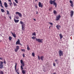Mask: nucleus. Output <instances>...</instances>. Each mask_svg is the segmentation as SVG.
Here are the masks:
<instances>
[{
  "label": "nucleus",
  "instance_id": "f257e3e1",
  "mask_svg": "<svg viewBox=\"0 0 74 74\" xmlns=\"http://www.w3.org/2000/svg\"><path fill=\"white\" fill-rule=\"evenodd\" d=\"M49 3L51 4H53V5H55V7L56 8V6H57V3L55 2V0L52 1L51 0L49 1Z\"/></svg>",
  "mask_w": 74,
  "mask_h": 74
},
{
  "label": "nucleus",
  "instance_id": "f03ea898",
  "mask_svg": "<svg viewBox=\"0 0 74 74\" xmlns=\"http://www.w3.org/2000/svg\"><path fill=\"white\" fill-rule=\"evenodd\" d=\"M21 64H22V65L21 66V70H23V67L25 66V63L23 62V60H21Z\"/></svg>",
  "mask_w": 74,
  "mask_h": 74
},
{
  "label": "nucleus",
  "instance_id": "7ed1b4c3",
  "mask_svg": "<svg viewBox=\"0 0 74 74\" xmlns=\"http://www.w3.org/2000/svg\"><path fill=\"white\" fill-rule=\"evenodd\" d=\"M42 40H43V39H40V38H36V41H38V42H39L42 43Z\"/></svg>",
  "mask_w": 74,
  "mask_h": 74
},
{
  "label": "nucleus",
  "instance_id": "20e7f679",
  "mask_svg": "<svg viewBox=\"0 0 74 74\" xmlns=\"http://www.w3.org/2000/svg\"><path fill=\"white\" fill-rule=\"evenodd\" d=\"M1 63H0V69H2L3 68V62L2 61H0Z\"/></svg>",
  "mask_w": 74,
  "mask_h": 74
},
{
  "label": "nucleus",
  "instance_id": "39448f33",
  "mask_svg": "<svg viewBox=\"0 0 74 74\" xmlns=\"http://www.w3.org/2000/svg\"><path fill=\"white\" fill-rule=\"evenodd\" d=\"M59 55L60 56H63V51L61 50H60L59 51Z\"/></svg>",
  "mask_w": 74,
  "mask_h": 74
},
{
  "label": "nucleus",
  "instance_id": "423d86ee",
  "mask_svg": "<svg viewBox=\"0 0 74 74\" xmlns=\"http://www.w3.org/2000/svg\"><path fill=\"white\" fill-rule=\"evenodd\" d=\"M16 49H14V51L15 52H17L19 49V46H17L16 47Z\"/></svg>",
  "mask_w": 74,
  "mask_h": 74
},
{
  "label": "nucleus",
  "instance_id": "0eeeda50",
  "mask_svg": "<svg viewBox=\"0 0 74 74\" xmlns=\"http://www.w3.org/2000/svg\"><path fill=\"white\" fill-rule=\"evenodd\" d=\"M17 65V64H16V63H15V70L16 71V72H18V70H19V69H17V70H16V65Z\"/></svg>",
  "mask_w": 74,
  "mask_h": 74
},
{
  "label": "nucleus",
  "instance_id": "6e6552de",
  "mask_svg": "<svg viewBox=\"0 0 74 74\" xmlns=\"http://www.w3.org/2000/svg\"><path fill=\"white\" fill-rule=\"evenodd\" d=\"M16 14H17L18 15L20 16V17H21V16H22V14L21 13H20L19 12H17L16 13Z\"/></svg>",
  "mask_w": 74,
  "mask_h": 74
},
{
  "label": "nucleus",
  "instance_id": "1a4fd4ad",
  "mask_svg": "<svg viewBox=\"0 0 74 74\" xmlns=\"http://www.w3.org/2000/svg\"><path fill=\"white\" fill-rule=\"evenodd\" d=\"M38 5L39 7H41V8H42V5L41 4V3L40 2H39Z\"/></svg>",
  "mask_w": 74,
  "mask_h": 74
},
{
  "label": "nucleus",
  "instance_id": "9d476101",
  "mask_svg": "<svg viewBox=\"0 0 74 74\" xmlns=\"http://www.w3.org/2000/svg\"><path fill=\"white\" fill-rule=\"evenodd\" d=\"M70 3L71 4L70 5L72 7H73V2L72 1L70 0Z\"/></svg>",
  "mask_w": 74,
  "mask_h": 74
},
{
  "label": "nucleus",
  "instance_id": "9b49d317",
  "mask_svg": "<svg viewBox=\"0 0 74 74\" xmlns=\"http://www.w3.org/2000/svg\"><path fill=\"white\" fill-rule=\"evenodd\" d=\"M61 17V16L60 15H59L56 17V21H58L60 19V18Z\"/></svg>",
  "mask_w": 74,
  "mask_h": 74
},
{
  "label": "nucleus",
  "instance_id": "f8f14e48",
  "mask_svg": "<svg viewBox=\"0 0 74 74\" xmlns=\"http://www.w3.org/2000/svg\"><path fill=\"white\" fill-rule=\"evenodd\" d=\"M11 34H12L14 38H16V34H13L12 32V31H11Z\"/></svg>",
  "mask_w": 74,
  "mask_h": 74
},
{
  "label": "nucleus",
  "instance_id": "ddd939ff",
  "mask_svg": "<svg viewBox=\"0 0 74 74\" xmlns=\"http://www.w3.org/2000/svg\"><path fill=\"white\" fill-rule=\"evenodd\" d=\"M4 5L5 7L6 8H7L8 7V5H7V3L6 2L4 3Z\"/></svg>",
  "mask_w": 74,
  "mask_h": 74
},
{
  "label": "nucleus",
  "instance_id": "4468645a",
  "mask_svg": "<svg viewBox=\"0 0 74 74\" xmlns=\"http://www.w3.org/2000/svg\"><path fill=\"white\" fill-rule=\"evenodd\" d=\"M20 44V40L18 39L17 42H16V44Z\"/></svg>",
  "mask_w": 74,
  "mask_h": 74
},
{
  "label": "nucleus",
  "instance_id": "2eb2a0df",
  "mask_svg": "<svg viewBox=\"0 0 74 74\" xmlns=\"http://www.w3.org/2000/svg\"><path fill=\"white\" fill-rule=\"evenodd\" d=\"M73 14H74V12L73 11H71V16L72 17L73 15Z\"/></svg>",
  "mask_w": 74,
  "mask_h": 74
},
{
  "label": "nucleus",
  "instance_id": "dca6fc26",
  "mask_svg": "<svg viewBox=\"0 0 74 74\" xmlns=\"http://www.w3.org/2000/svg\"><path fill=\"white\" fill-rule=\"evenodd\" d=\"M14 21L15 23H18V22H19V20H16L15 18L14 19Z\"/></svg>",
  "mask_w": 74,
  "mask_h": 74
},
{
  "label": "nucleus",
  "instance_id": "f3484780",
  "mask_svg": "<svg viewBox=\"0 0 74 74\" xmlns=\"http://www.w3.org/2000/svg\"><path fill=\"white\" fill-rule=\"evenodd\" d=\"M0 4H1V7L3 8H4V7L2 5V3L1 2V0H0Z\"/></svg>",
  "mask_w": 74,
  "mask_h": 74
},
{
  "label": "nucleus",
  "instance_id": "a211bd4d",
  "mask_svg": "<svg viewBox=\"0 0 74 74\" xmlns=\"http://www.w3.org/2000/svg\"><path fill=\"white\" fill-rule=\"evenodd\" d=\"M56 27H57V29H59L60 27H61L59 25H57L56 26Z\"/></svg>",
  "mask_w": 74,
  "mask_h": 74
},
{
  "label": "nucleus",
  "instance_id": "6ab92c4d",
  "mask_svg": "<svg viewBox=\"0 0 74 74\" xmlns=\"http://www.w3.org/2000/svg\"><path fill=\"white\" fill-rule=\"evenodd\" d=\"M44 56H42L40 57V59H41V60H43L44 59H44Z\"/></svg>",
  "mask_w": 74,
  "mask_h": 74
},
{
  "label": "nucleus",
  "instance_id": "aec40b11",
  "mask_svg": "<svg viewBox=\"0 0 74 74\" xmlns=\"http://www.w3.org/2000/svg\"><path fill=\"white\" fill-rule=\"evenodd\" d=\"M59 36H60V39H62V38H63V36H62V34H60Z\"/></svg>",
  "mask_w": 74,
  "mask_h": 74
},
{
  "label": "nucleus",
  "instance_id": "412c9836",
  "mask_svg": "<svg viewBox=\"0 0 74 74\" xmlns=\"http://www.w3.org/2000/svg\"><path fill=\"white\" fill-rule=\"evenodd\" d=\"M1 11L2 12H5V11L4 10V9H1Z\"/></svg>",
  "mask_w": 74,
  "mask_h": 74
},
{
  "label": "nucleus",
  "instance_id": "4be33fe9",
  "mask_svg": "<svg viewBox=\"0 0 74 74\" xmlns=\"http://www.w3.org/2000/svg\"><path fill=\"white\" fill-rule=\"evenodd\" d=\"M13 3L14 6H17V5L15 3V2H13Z\"/></svg>",
  "mask_w": 74,
  "mask_h": 74
},
{
  "label": "nucleus",
  "instance_id": "5701e85b",
  "mask_svg": "<svg viewBox=\"0 0 74 74\" xmlns=\"http://www.w3.org/2000/svg\"><path fill=\"white\" fill-rule=\"evenodd\" d=\"M53 13L55 15H56V14H57V12H56V11L55 10L53 11Z\"/></svg>",
  "mask_w": 74,
  "mask_h": 74
},
{
  "label": "nucleus",
  "instance_id": "b1692460",
  "mask_svg": "<svg viewBox=\"0 0 74 74\" xmlns=\"http://www.w3.org/2000/svg\"><path fill=\"white\" fill-rule=\"evenodd\" d=\"M27 50L28 51H29V50H30V48H29V46L28 45H27Z\"/></svg>",
  "mask_w": 74,
  "mask_h": 74
},
{
  "label": "nucleus",
  "instance_id": "393cba45",
  "mask_svg": "<svg viewBox=\"0 0 74 74\" xmlns=\"http://www.w3.org/2000/svg\"><path fill=\"white\" fill-rule=\"evenodd\" d=\"M55 62H56V63L57 64H58L59 63V60H55Z\"/></svg>",
  "mask_w": 74,
  "mask_h": 74
},
{
  "label": "nucleus",
  "instance_id": "a878e982",
  "mask_svg": "<svg viewBox=\"0 0 74 74\" xmlns=\"http://www.w3.org/2000/svg\"><path fill=\"white\" fill-rule=\"evenodd\" d=\"M0 74H4V72H3V71H0Z\"/></svg>",
  "mask_w": 74,
  "mask_h": 74
},
{
  "label": "nucleus",
  "instance_id": "bb28decb",
  "mask_svg": "<svg viewBox=\"0 0 74 74\" xmlns=\"http://www.w3.org/2000/svg\"><path fill=\"white\" fill-rule=\"evenodd\" d=\"M32 36H36V34L35 32H34L32 34Z\"/></svg>",
  "mask_w": 74,
  "mask_h": 74
},
{
  "label": "nucleus",
  "instance_id": "cd10ccee",
  "mask_svg": "<svg viewBox=\"0 0 74 74\" xmlns=\"http://www.w3.org/2000/svg\"><path fill=\"white\" fill-rule=\"evenodd\" d=\"M9 39L10 40H12V37H11V36H9Z\"/></svg>",
  "mask_w": 74,
  "mask_h": 74
},
{
  "label": "nucleus",
  "instance_id": "c85d7f7f",
  "mask_svg": "<svg viewBox=\"0 0 74 74\" xmlns=\"http://www.w3.org/2000/svg\"><path fill=\"white\" fill-rule=\"evenodd\" d=\"M22 73L23 74H25V71L23 70L22 71Z\"/></svg>",
  "mask_w": 74,
  "mask_h": 74
},
{
  "label": "nucleus",
  "instance_id": "c756f323",
  "mask_svg": "<svg viewBox=\"0 0 74 74\" xmlns=\"http://www.w3.org/2000/svg\"><path fill=\"white\" fill-rule=\"evenodd\" d=\"M25 25L24 24H23L22 25V27H25Z\"/></svg>",
  "mask_w": 74,
  "mask_h": 74
},
{
  "label": "nucleus",
  "instance_id": "7c9ffc66",
  "mask_svg": "<svg viewBox=\"0 0 74 74\" xmlns=\"http://www.w3.org/2000/svg\"><path fill=\"white\" fill-rule=\"evenodd\" d=\"M22 29L23 30H25V27H22Z\"/></svg>",
  "mask_w": 74,
  "mask_h": 74
},
{
  "label": "nucleus",
  "instance_id": "2f4dec72",
  "mask_svg": "<svg viewBox=\"0 0 74 74\" xmlns=\"http://www.w3.org/2000/svg\"><path fill=\"white\" fill-rule=\"evenodd\" d=\"M7 14L8 15H10V13H9V11H8V10L7 11Z\"/></svg>",
  "mask_w": 74,
  "mask_h": 74
},
{
  "label": "nucleus",
  "instance_id": "473e14b6",
  "mask_svg": "<svg viewBox=\"0 0 74 74\" xmlns=\"http://www.w3.org/2000/svg\"><path fill=\"white\" fill-rule=\"evenodd\" d=\"M32 38L33 40H34V39H35V38H36V37L35 36H33L32 37Z\"/></svg>",
  "mask_w": 74,
  "mask_h": 74
},
{
  "label": "nucleus",
  "instance_id": "72a5a7b5",
  "mask_svg": "<svg viewBox=\"0 0 74 74\" xmlns=\"http://www.w3.org/2000/svg\"><path fill=\"white\" fill-rule=\"evenodd\" d=\"M21 51H22V52H25V50L24 49H21Z\"/></svg>",
  "mask_w": 74,
  "mask_h": 74
},
{
  "label": "nucleus",
  "instance_id": "f704fd0d",
  "mask_svg": "<svg viewBox=\"0 0 74 74\" xmlns=\"http://www.w3.org/2000/svg\"><path fill=\"white\" fill-rule=\"evenodd\" d=\"M49 24H50L51 25H52V26L53 25V23H52L49 22Z\"/></svg>",
  "mask_w": 74,
  "mask_h": 74
},
{
  "label": "nucleus",
  "instance_id": "c9c22d12",
  "mask_svg": "<svg viewBox=\"0 0 74 74\" xmlns=\"http://www.w3.org/2000/svg\"><path fill=\"white\" fill-rule=\"evenodd\" d=\"M16 3H18V0H14Z\"/></svg>",
  "mask_w": 74,
  "mask_h": 74
},
{
  "label": "nucleus",
  "instance_id": "e433bc0d",
  "mask_svg": "<svg viewBox=\"0 0 74 74\" xmlns=\"http://www.w3.org/2000/svg\"><path fill=\"white\" fill-rule=\"evenodd\" d=\"M32 56H34V55H35L34 53H32Z\"/></svg>",
  "mask_w": 74,
  "mask_h": 74
},
{
  "label": "nucleus",
  "instance_id": "4c0bfd02",
  "mask_svg": "<svg viewBox=\"0 0 74 74\" xmlns=\"http://www.w3.org/2000/svg\"><path fill=\"white\" fill-rule=\"evenodd\" d=\"M38 59L39 60H40V56H38Z\"/></svg>",
  "mask_w": 74,
  "mask_h": 74
},
{
  "label": "nucleus",
  "instance_id": "58836bf2",
  "mask_svg": "<svg viewBox=\"0 0 74 74\" xmlns=\"http://www.w3.org/2000/svg\"><path fill=\"white\" fill-rule=\"evenodd\" d=\"M4 61L3 62L4 63V64H6V61H5V59H4Z\"/></svg>",
  "mask_w": 74,
  "mask_h": 74
},
{
  "label": "nucleus",
  "instance_id": "ea45409f",
  "mask_svg": "<svg viewBox=\"0 0 74 74\" xmlns=\"http://www.w3.org/2000/svg\"><path fill=\"white\" fill-rule=\"evenodd\" d=\"M23 58H25V54H23Z\"/></svg>",
  "mask_w": 74,
  "mask_h": 74
},
{
  "label": "nucleus",
  "instance_id": "a19ab883",
  "mask_svg": "<svg viewBox=\"0 0 74 74\" xmlns=\"http://www.w3.org/2000/svg\"><path fill=\"white\" fill-rule=\"evenodd\" d=\"M53 66H56V65H55V63H53Z\"/></svg>",
  "mask_w": 74,
  "mask_h": 74
},
{
  "label": "nucleus",
  "instance_id": "79ce46f5",
  "mask_svg": "<svg viewBox=\"0 0 74 74\" xmlns=\"http://www.w3.org/2000/svg\"><path fill=\"white\" fill-rule=\"evenodd\" d=\"M52 10V8H49V11H51Z\"/></svg>",
  "mask_w": 74,
  "mask_h": 74
},
{
  "label": "nucleus",
  "instance_id": "37998d69",
  "mask_svg": "<svg viewBox=\"0 0 74 74\" xmlns=\"http://www.w3.org/2000/svg\"><path fill=\"white\" fill-rule=\"evenodd\" d=\"M19 17H17V16H16V19H19Z\"/></svg>",
  "mask_w": 74,
  "mask_h": 74
},
{
  "label": "nucleus",
  "instance_id": "c03bdc74",
  "mask_svg": "<svg viewBox=\"0 0 74 74\" xmlns=\"http://www.w3.org/2000/svg\"><path fill=\"white\" fill-rule=\"evenodd\" d=\"M20 23H21V24H23V22H22V21H20Z\"/></svg>",
  "mask_w": 74,
  "mask_h": 74
},
{
  "label": "nucleus",
  "instance_id": "a18cd8bd",
  "mask_svg": "<svg viewBox=\"0 0 74 74\" xmlns=\"http://www.w3.org/2000/svg\"><path fill=\"white\" fill-rule=\"evenodd\" d=\"M9 18H10V19H11V16H10L9 17Z\"/></svg>",
  "mask_w": 74,
  "mask_h": 74
},
{
  "label": "nucleus",
  "instance_id": "49530a36",
  "mask_svg": "<svg viewBox=\"0 0 74 74\" xmlns=\"http://www.w3.org/2000/svg\"><path fill=\"white\" fill-rule=\"evenodd\" d=\"M9 4H10V5L11 6V7H12V5H11V3H9Z\"/></svg>",
  "mask_w": 74,
  "mask_h": 74
},
{
  "label": "nucleus",
  "instance_id": "de8ad7c7",
  "mask_svg": "<svg viewBox=\"0 0 74 74\" xmlns=\"http://www.w3.org/2000/svg\"><path fill=\"white\" fill-rule=\"evenodd\" d=\"M33 19L34 21H36V20L35 18H33Z\"/></svg>",
  "mask_w": 74,
  "mask_h": 74
},
{
  "label": "nucleus",
  "instance_id": "09e8293b",
  "mask_svg": "<svg viewBox=\"0 0 74 74\" xmlns=\"http://www.w3.org/2000/svg\"><path fill=\"white\" fill-rule=\"evenodd\" d=\"M20 44V45H21V46H22V45L21 44V43H20V44Z\"/></svg>",
  "mask_w": 74,
  "mask_h": 74
},
{
  "label": "nucleus",
  "instance_id": "8fccbe9b",
  "mask_svg": "<svg viewBox=\"0 0 74 74\" xmlns=\"http://www.w3.org/2000/svg\"><path fill=\"white\" fill-rule=\"evenodd\" d=\"M0 59L1 60H2L3 59L2 58H0Z\"/></svg>",
  "mask_w": 74,
  "mask_h": 74
},
{
  "label": "nucleus",
  "instance_id": "3c124183",
  "mask_svg": "<svg viewBox=\"0 0 74 74\" xmlns=\"http://www.w3.org/2000/svg\"><path fill=\"white\" fill-rule=\"evenodd\" d=\"M8 0L9 2H11V0Z\"/></svg>",
  "mask_w": 74,
  "mask_h": 74
},
{
  "label": "nucleus",
  "instance_id": "603ef678",
  "mask_svg": "<svg viewBox=\"0 0 74 74\" xmlns=\"http://www.w3.org/2000/svg\"><path fill=\"white\" fill-rule=\"evenodd\" d=\"M35 7L36 8H37V6H35Z\"/></svg>",
  "mask_w": 74,
  "mask_h": 74
},
{
  "label": "nucleus",
  "instance_id": "864d4df0",
  "mask_svg": "<svg viewBox=\"0 0 74 74\" xmlns=\"http://www.w3.org/2000/svg\"><path fill=\"white\" fill-rule=\"evenodd\" d=\"M16 73H17L18 74H19V73L18 72H16Z\"/></svg>",
  "mask_w": 74,
  "mask_h": 74
},
{
  "label": "nucleus",
  "instance_id": "5fc2aeb1",
  "mask_svg": "<svg viewBox=\"0 0 74 74\" xmlns=\"http://www.w3.org/2000/svg\"><path fill=\"white\" fill-rule=\"evenodd\" d=\"M35 1H36H36H38V0H35Z\"/></svg>",
  "mask_w": 74,
  "mask_h": 74
},
{
  "label": "nucleus",
  "instance_id": "6e6d98bb",
  "mask_svg": "<svg viewBox=\"0 0 74 74\" xmlns=\"http://www.w3.org/2000/svg\"><path fill=\"white\" fill-rule=\"evenodd\" d=\"M11 3H11V4H12V5H13L12 3V2H10Z\"/></svg>",
  "mask_w": 74,
  "mask_h": 74
},
{
  "label": "nucleus",
  "instance_id": "4d7b16f0",
  "mask_svg": "<svg viewBox=\"0 0 74 74\" xmlns=\"http://www.w3.org/2000/svg\"><path fill=\"white\" fill-rule=\"evenodd\" d=\"M38 14V12L37 11L36 12V14Z\"/></svg>",
  "mask_w": 74,
  "mask_h": 74
},
{
  "label": "nucleus",
  "instance_id": "13d9d810",
  "mask_svg": "<svg viewBox=\"0 0 74 74\" xmlns=\"http://www.w3.org/2000/svg\"><path fill=\"white\" fill-rule=\"evenodd\" d=\"M51 27V26L49 27V29H50V28Z\"/></svg>",
  "mask_w": 74,
  "mask_h": 74
},
{
  "label": "nucleus",
  "instance_id": "bf43d9fd",
  "mask_svg": "<svg viewBox=\"0 0 74 74\" xmlns=\"http://www.w3.org/2000/svg\"><path fill=\"white\" fill-rule=\"evenodd\" d=\"M36 31H37V32L38 31H37V30H36Z\"/></svg>",
  "mask_w": 74,
  "mask_h": 74
}]
</instances>
